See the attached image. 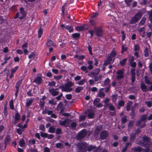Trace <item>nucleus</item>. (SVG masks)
Listing matches in <instances>:
<instances>
[{
	"instance_id": "f257e3e1",
	"label": "nucleus",
	"mask_w": 152,
	"mask_h": 152,
	"mask_svg": "<svg viewBox=\"0 0 152 152\" xmlns=\"http://www.w3.org/2000/svg\"><path fill=\"white\" fill-rule=\"evenodd\" d=\"M86 142H83L78 143L76 145V148L77 152H86Z\"/></svg>"
},
{
	"instance_id": "f03ea898",
	"label": "nucleus",
	"mask_w": 152,
	"mask_h": 152,
	"mask_svg": "<svg viewBox=\"0 0 152 152\" xmlns=\"http://www.w3.org/2000/svg\"><path fill=\"white\" fill-rule=\"evenodd\" d=\"M142 15V13L141 12H139L137 13L130 20L129 23L130 24H134L138 22L141 18Z\"/></svg>"
},
{
	"instance_id": "7ed1b4c3",
	"label": "nucleus",
	"mask_w": 152,
	"mask_h": 152,
	"mask_svg": "<svg viewBox=\"0 0 152 152\" xmlns=\"http://www.w3.org/2000/svg\"><path fill=\"white\" fill-rule=\"evenodd\" d=\"M87 132L86 129L82 130L77 133L76 136V138L77 140H82L86 136Z\"/></svg>"
},
{
	"instance_id": "20e7f679",
	"label": "nucleus",
	"mask_w": 152,
	"mask_h": 152,
	"mask_svg": "<svg viewBox=\"0 0 152 152\" xmlns=\"http://www.w3.org/2000/svg\"><path fill=\"white\" fill-rule=\"evenodd\" d=\"M95 33L98 37H101L103 35V31L101 27H98L96 28L94 27Z\"/></svg>"
},
{
	"instance_id": "39448f33",
	"label": "nucleus",
	"mask_w": 152,
	"mask_h": 152,
	"mask_svg": "<svg viewBox=\"0 0 152 152\" xmlns=\"http://www.w3.org/2000/svg\"><path fill=\"white\" fill-rule=\"evenodd\" d=\"M116 73L117 74L116 78L118 80H120L124 77V69H121L118 71Z\"/></svg>"
},
{
	"instance_id": "423d86ee",
	"label": "nucleus",
	"mask_w": 152,
	"mask_h": 152,
	"mask_svg": "<svg viewBox=\"0 0 152 152\" xmlns=\"http://www.w3.org/2000/svg\"><path fill=\"white\" fill-rule=\"evenodd\" d=\"M108 134L109 133L107 131H103L100 134V138L101 140H104L107 138Z\"/></svg>"
},
{
	"instance_id": "0eeeda50",
	"label": "nucleus",
	"mask_w": 152,
	"mask_h": 152,
	"mask_svg": "<svg viewBox=\"0 0 152 152\" xmlns=\"http://www.w3.org/2000/svg\"><path fill=\"white\" fill-rule=\"evenodd\" d=\"M100 69L99 68H97L95 69L94 71H92L89 73L88 75L91 77H94L95 76L98 75L100 72Z\"/></svg>"
},
{
	"instance_id": "6e6552de",
	"label": "nucleus",
	"mask_w": 152,
	"mask_h": 152,
	"mask_svg": "<svg viewBox=\"0 0 152 152\" xmlns=\"http://www.w3.org/2000/svg\"><path fill=\"white\" fill-rule=\"evenodd\" d=\"M130 73L131 75V82L132 83H133L135 80V69H132L131 70Z\"/></svg>"
},
{
	"instance_id": "1a4fd4ad",
	"label": "nucleus",
	"mask_w": 152,
	"mask_h": 152,
	"mask_svg": "<svg viewBox=\"0 0 152 152\" xmlns=\"http://www.w3.org/2000/svg\"><path fill=\"white\" fill-rule=\"evenodd\" d=\"M22 79H21V80H19L17 82V83L16 84V86H15V88H16V92L15 94L16 97H17V96L18 95V91H19V87H20V84L22 82Z\"/></svg>"
},
{
	"instance_id": "9d476101",
	"label": "nucleus",
	"mask_w": 152,
	"mask_h": 152,
	"mask_svg": "<svg viewBox=\"0 0 152 152\" xmlns=\"http://www.w3.org/2000/svg\"><path fill=\"white\" fill-rule=\"evenodd\" d=\"M86 145L87 147L86 148L87 151L88 152H90L96 148V146L92 145H89L86 143Z\"/></svg>"
},
{
	"instance_id": "9b49d317",
	"label": "nucleus",
	"mask_w": 152,
	"mask_h": 152,
	"mask_svg": "<svg viewBox=\"0 0 152 152\" xmlns=\"http://www.w3.org/2000/svg\"><path fill=\"white\" fill-rule=\"evenodd\" d=\"M112 58L110 56H109L106 60L104 61V65L105 66H106L108 64L111 63V61H112Z\"/></svg>"
},
{
	"instance_id": "f8f14e48",
	"label": "nucleus",
	"mask_w": 152,
	"mask_h": 152,
	"mask_svg": "<svg viewBox=\"0 0 152 152\" xmlns=\"http://www.w3.org/2000/svg\"><path fill=\"white\" fill-rule=\"evenodd\" d=\"M142 121H141V120L138 121L136 123L135 125L136 126H140V128H142L144 127L145 126V122L143 123L142 125H140L142 123Z\"/></svg>"
},
{
	"instance_id": "ddd939ff",
	"label": "nucleus",
	"mask_w": 152,
	"mask_h": 152,
	"mask_svg": "<svg viewBox=\"0 0 152 152\" xmlns=\"http://www.w3.org/2000/svg\"><path fill=\"white\" fill-rule=\"evenodd\" d=\"M49 91L51 94L54 96L58 95L59 94L58 92L56 91L55 89L53 88L50 89Z\"/></svg>"
},
{
	"instance_id": "4468645a",
	"label": "nucleus",
	"mask_w": 152,
	"mask_h": 152,
	"mask_svg": "<svg viewBox=\"0 0 152 152\" xmlns=\"http://www.w3.org/2000/svg\"><path fill=\"white\" fill-rule=\"evenodd\" d=\"M10 140V136L9 135H6L4 138V143L5 144H8Z\"/></svg>"
},
{
	"instance_id": "2eb2a0df",
	"label": "nucleus",
	"mask_w": 152,
	"mask_h": 152,
	"mask_svg": "<svg viewBox=\"0 0 152 152\" xmlns=\"http://www.w3.org/2000/svg\"><path fill=\"white\" fill-rule=\"evenodd\" d=\"M42 78L41 77L37 76L36 77L34 81V82H36L38 84H39L41 83Z\"/></svg>"
},
{
	"instance_id": "dca6fc26",
	"label": "nucleus",
	"mask_w": 152,
	"mask_h": 152,
	"mask_svg": "<svg viewBox=\"0 0 152 152\" xmlns=\"http://www.w3.org/2000/svg\"><path fill=\"white\" fill-rule=\"evenodd\" d=\"M136 134L135 133H133L130 134V140L131 141H134L135 139Z\"/></svg>"
},
{
	"instance_id": "f3484780",
	"label": "nucleus",
	"mask_w": 152,
	"mask_h": 152,
	"mask_svg": "<svg viewBox=\"0 0 152 152\" xmlns=\"http://www.w3.org/2000/svg\"><path fill=\"white\" fill-rule=\"evenodd\" d=\"M55 131L56 128L54 126H51L49 128L48 132L50 133H53L55 132Z\"/></svg>"
},
{
	"instance_id": "a211bd4d",
	"label": "nucleus",
	"mask_w": 152,
	"mask_h": 152,
	"mask_svg": "<svg viewBox=\"0 0 152 152\" xmlns=\"http://www.w3.org/2000/svg\"><path fill=\"white\" fill-rule=\"evenodd\" d=\"M74 83L71 81H69L67 83H66L65 84L64 86L65 88H69L71 86H73Z\"/></svg>"
},
{
	"instance_id": "6ab92c4d",
	"label": "nucleus",
	"mask_w": 152,
	"mask_h": 152,
	"mask_svg": "<svg viewBox=\"0 0 152 152\" xmlns=\"http://www.w3.org/2000/svg\"><path fill=\"white\" fill-rule=\"evenodd\" d=\"M94 78V80L95 82H96L98 81H100L102 79V76L101 75H99L98 76H95Z\"/></svg>"
},
{
	"instance_id": "aec40b11",
	"label": "nucleus",
	"mask_w": 152,
	"mask_h": 152,
	"mask_svg": "<svg viewBox=\"0 0 152 152\" xmlns=\"http://www.w3.org/2000/svg\"><path fill=\"white\" fill-rule=\"evenodd\" d=\"M141 88L143 92H145L146 91H148L149 90L147 88L146 86L144 83H142L141 84Z\"/></svg>"
},
{
	"instance_id": "412c9836",
	"label": "nucleus",
	"mask_w": 152,
	"mask_h": 152,
	"mask_svg": "<svg viewBox=\"0 0 152 152\" xmlns=\"http://www.w3.org/2000/svg\"><path fill=\"white\" fill-rule=\"evenodd\" d=\"M69 120V119H66L63 121H59V124L61 126H64L66 125L67 121Z\"/></svg>"
},
{
	"instance_id": "4be33fe9",
	"label": "nucleus",
	"mask_w": 152,
	"mask_h": 152,
	"mask_svg": "<svg viewBox=\"0 0 152 152\" xmlns=\"http://www.w3.org/2000/svg\"><path fill=\"white\" fill-rule=\"evenodd\" d=\"M25 143L24 140L23 139L20 140L19 142V145L22 147H24L25 146Z\"/></svg>"
},
{
	"instance_id": "5701e85b",
	"label": "nucleus",
	"mask_w": 152,
	"mask_h": 152,
	"mask_svg": "<svg viewBox=\"0 0 152 152\" xmlns=\"http://www.w3.org/2000/svg\"><path fill=\"white\" fill-rule=\"evenodd\" d=\"M46 45L48 47H51L53 45V42L50 39L48 40L46 43Z\"/></svg>"
},
{
	"instance_id": "b1692460",
	"label": "nucleus",
	"mask_w": 152,
	"mask_h": 152,
	"mask_svg": "<svg viewBox=\"0 0 152 152\" xmlns=\"http://www.w3.org/2000/svg\"><path fill=\"white\" fill-rule=\"evenodd\" d=\"M65 28L68 30L70 32H72L73 31V28L72 26H65Z\"/></svg>"
},
{
	"instance_id": "393cba45",
	"label": "nucleus",
	"mask_w": 152,
	"mask_h": 152,
	"mask_svg": "<svg viewBox=\"0 0 152 152\" xmlns=\"http://www.w3.org/2000/svg\"><path fill=\"white\" fill-rule=\"evenodd\" d=\"M146 18L145 17H143L142 18L139 24V26H142L145 23L146 20Z\"/></svg>"
},
{
	"instance_id": "a878e982",
	"label": "nucleus",
	"mask_w": 152,
	"mask_h": 152,
	"mask_svg": "<svg viewBox=\"0 0 152 152\" xmlns=\"http://www.w3.org/2000/svg\"><path fill=\"white\" fill-rule=\"evenodd\" d=\"M85 26V25L84 24L83 26H77L75 28L76 30L82 31L84 29Z\"/></svg>"
},
{
	"instance_id": "bb28decb",
	"label": "nucleus",
	"mask_w": 152,
	"mask_h": 152,
	"mask_svg": "<svg viewBox=\"0 0 152 152\" xmlns=\"http://www.w3.org/2000/svg\"><path fill=\"white\" fill-rule=\"evenodd\" d=\"M126 116H125L122 118H121V124H124L126 123L127 121Z\"/></svg>"
},
{
	"instance_id": "cd10ccee",
	"label": "nucleus",
	"mask_w": 152,
	"mask_h": 152,
	"mask_svg": "<svg viewBox=\"0 0 152 152\" xmlns=\"http://www.w3.org/2000/svg\"><path fill=\"white\" fill-rule=\"evenodd\" d=\"M14 118L15 121H19L20 119V115L17 111H16Z\"/></svg>"
},
{
	"instance_id": "c85d7f7f",
	"label": "nucleus",
	"mask_w": 152,
	"mask_h": 152,
	"mask_svg": "<svg viewBox=\"0 0 152 152\" xmlns=\"http://www.w3.org/2000/svg\"><path fill=\"white\" fill-rule=\"evenodd\" d=\"M94 112H90L88 114V117L89 118H94Z\"/></svg>"
},
{
	"instance_id": "c756f323",
	"label": "nucleus",
	"mask_w": 152,
	"mask_h": 152,
	"mask_svg": "<svg viewBox=\"0 0 152 152\" xmlns=\"http://www.w3.org/2000/svg\"><path fill=\"white\" fill-rule=\"evenodd\" d=\"M83 89V87H82L81 86H78L76 88L75 90V91L76 93H79Z\"/></svg>"
},
{
	"instance_id": "7c9ffc66",
	"label": "nucleus",
	"mask_w": 152,
	"mask_h": 152,
	"mask_svg": "<svg viewBox=\"0 0 152 152\" xmlns=\"http://www.w3.org/2000/svg\"><path fill=\"white\" fill-rule=\"evenodd\" d=\"M127 60V58H124L120 62V64L121 66H124L126 64V62Z\"/></svg>"
},
{
	"instance_id": "2f4dec72",
	"label": "nucleus",
	"mask_w": 152,
	"mask_h": 152,
	"mask_svg": "<svg viewBox=\"0 0 152 152\" xmlns=\"http://www.w3.org/2000/svg\"><path fill=\"white\" fill-rule=\"evenodd\" d=\"M33 101V99H29V100L26 103V107H29L32 104Z\"/></svg>"
},
{
	"instance_id": "473e14b6",
	"label": "nucleus",
	"mask_w": 152,
	"mask_h": 152,
	"mask_svg": "<svg viewBox=\"0 0 152 152\" xmlns=\"http://www.w3.org/2000/svg\"><path fill=\"white\" fill-rule=\"evenodd\" d=\"M80 69H81V70H82L84 71L86 73H87L88 72V71L87 69V68L85 66H82L81 67Z\"/></svg>"
},
{
	"instance_id": "72a5a7b5",
	"label": "nucleus",
	"mask_w": 152,
	"mask_h": 152,
	"mask_svg": "<svg viewBox=\"0 0 152 152\" xmlns=\"http://www.w3.org/2000/svg\"><path fill=\"white\" fill-rule=\"evenodd\" d=\"M142 148L140 147L135 148L134 149V151L136 152H140L141 151Z\"/></svg>"
},
{
	"instance_id": "f704fd0d",
	"label": "nucleus",
	"mask_w": 152,
	"mask_h": 152,
	"mask_svg": "<svg viewBox=\"0 0 152 152\" xmlns=\"http://www.w3.org/2000/svg\"><path fill=\"white\" fill-rule=\"evenodd\" d=\"M56 133L57 134H59L61 133L62 130L60 128H57L56 129Z\"/></svg>"
},
{
	"instance_id": "c9c22d12",
	"label": "nucleus",
	"mask_w": 152,
	"mask_h": 152,
	"mask_svg": "<svg viewBox=\"0 0 152 152\" xmlns=\"http://www.w3.org/2000/svg\"><path fill=\"white\" fill-rule=\"evenodd\" d=\"M9 105L10 108L12 110L14 109L13 105V101L12 100H11L10 102Z\"/></svg>"
},
{
	"instance_id": "e433bc0d",
	"label": "nucleus",
	"mask_w": 152,
	"mask_h": 152,
	"mask_svg": "<svg viewBox=\"0 0 152 152\" xmlns=\"http://www.w3.org/2000/svg\"><path fill=\"white\" fill-rule=\"evenodd\" d=\"M132 0H125V1L127 6L130 7L131 6V3L132 2Z\"/></svg>"
},
{
	"instance_id": "4c0bfd02",
	"label": "nucleus",
	"mask_w": 152,
	"mask_h": 152,
	"mask_svg": "<svg viewBox=\"0 0 152 152\" xmlns=\"http://www.w3.org/2000/svg\"><path fill=\"white\" fill-rule=\"evenodd\" d=\"M43 30L42 29L40 28L38 30V37L39 38L41 37V35L42 34Z\"/></svg>"
},
{
	"instance_id": "58836bf2",
	"label": "nucleus",
	"mask_w": 152,
	"mask_h": 152,
	"mask_svg": "<svg viewBox=\"0 0 152 152\" xmlns=\"http://www.w3.org/2000/svg\"><path fill=\"white\" fill-rule=\"evenodd\" d=\"M20 13L23 15V16H26V13L23 7H21L20 8Z\"/></svg>"
},
{
	"instance_id": "ea45409f",
	"label": "nucleus",
	"mask_w": 152,
	"mask_h": 152,
	"mask_svg": "<svg viewBox=\"0 0 152 152\" xmlns=\"http://www.w3.org/2000/svg\"><path fill=\"white\" fill-rule=\"evenodd\" d=\"M85 56L84 55H81L79 56L78 55H76L75 56V57L79 59V60H82L84 58Z\"/></svg>"
},
{
	"instance_id": "a19ab883",
	"label": "nucleus",
	"mask_w": 152,
	"mask_h": 152,
	"mask_svg": "<svg viewBox=\"0 0 152 152\" xmlns=\"http://www.w3.org/2000/svg\"><path fill=\"white\" fill-rule=\"evenodd\" d=\"M56 147L57 148L61 149L63 147V144L60 143H57L56 145Z\"/></svg>"
},
{
	"instance_id": "79ce46f5",
	"label": "nucleus",
	"mask_w": 152,
	"mask_h": 152,
	"mask_svg": "<svg viewBox=\"0 0 152 152\" xmlns=\"http://www.w3.org/2000/svg\"><path fill=\"white\" fill-rule=\"evenodd\" d=\"M72 37L74 38H77L80 37V34L78 33L73 34L72 35Z\"/></svg>"
},
{
	"instance_id": "37998d69",
	"label": "nucleus",
	"mask_w": 152,
	"mask_h": 152,
	"mask_svg": "<svg viewBox=\"0 0 152 152\" xmlns=\"http://www.w3.org/2000/svg\"><path fill=\"white\" fill-rule=\"evenodd\" d=\"M103 89V88H101L99 91V93L98 94V96L99 97H101V96L104 97L105 96V94L103 92H102L100 90Z\"/></svg>"
},
{
	"instance_id": "c03bdc74",
	"label": "nucleus",
	"mask_w": 152,
	"mask_h": 152,
	"mask_svg": "<svg viewBox=\"0 0 152 152\" xmlns=\"http://www.w3.org/2000/svg\"><path fill=\"white\" fill-rule=\"evenodd\" d=\"M100 99L99 98H96L94 101L93 104L94 106L96 105L97 103L99 102Z\"/></svg>"
},
{
	"instance_id": "a18cd8bd",
	"label": "nucleus",
	"mask_w": 152,
	"mask_h": 152,
	"mask_svg": "<svg viewBox=\"0 0 152 152\" xmlns=\"http://www.w3.org/2000/svg\"><path fill=\"white\" fill-rule=\"evenodd\" d=\"M72 88H71L69 87V88H65L64 89H63V91L65 92H70L72 91Z\"/></svg>"
},
{
	"instance_id": "49530a36",
	"label": "nucleus",
	"mask_w": 152,
	"mask_h": 152,
	"mask_svg": "<svg viewBox=\"0 0 152 152\" xmlns=\"http://www.w3.org/2000/svg\"><path fill=\"white\" fill-rule=\"evenodd\" d=\"M40 136L42 137L47 138V137L48 134L43 133L42 132H40Z\"/></svg>"
},
{
	"instance_id": "de8ad7c7",
	"label": "nucleus",
	"mask_w": 152,
	"mask_h": 152,
	"mask_svg": "<svg viewBox=\"0 0 152 152\" xmlns=\"http://www.w3.org/2000/svg\"><path fill=\"white\" fill-rule=\"evenodd\" d=\"M45 104V102L43 100H40V104L39 106H40L41 109H42L43 107L44 106Z\"/></svg>"
},
{
	"instance_id": "09e8293b",
	"label": "nucleus",
	"mask_w": 152,
	"mask_h": 152,
	"mask_svg": "<svg viewBox=\"0 0 152 152\" xmlns=\"http://www.w3.org/2000/svg\"><path fill=\"white\" fill-rule=\"evenodd\" d=\"M146 115H145L144 114L142 115L141 116L140 119L141 121H144L146 120Z\"/></svg>"
},
{
	"instance_id": "8fccbe9b",
	"label": "nucleus",
	"mask_w": 152,
	"mask_h": 152,
	"mask_svg": "<svg viewBox=\"0 0 152 152\" xmlns=\"http://www.w3.org/2000/svg\"><path fill=\"white\" fill-rule=\"evenodd\" d=\"M129 102L130 104H127V106H126V110L128 111H129L130 106L133 103L132 102H131V101Z\"/></svg>"
},
{
	"instance_id": "3c124183",
	"label": "nucleus",
	"mask_w": 152,
	"mask_h": 152,
	"mask_svg": "<svg viewBox=\"0 0 152 152\" xmlns=\"http://www.w3.org/2000/svg\"><path fill=\"white\" fill-rule=\"evenodd\" d=\"M117 54L116 52L114 50H113L110 53L109 56H110L112 58V57H114Z\"/></svg>"
},
{
	"instance_id": "603ef678",
	"label": "nucleus",
	"mask_w": 152,
	"mask_h": 152,
	"mask_svg": "<svg viewBox=\"0 0 152 152\" xmlns=\"http://www.w3.org/2000/svg\"><path fill=\"white\" fill-rule=\"evenodd\" d=\"M144 52L145 53L144 56L145 57H148L149 56V53L148 51V49L146 48Z\"/></svg>"
},
{
	"instance_id": "864d4df0",
	"label": "nucleus",
	"mask_w": 152,
	"mask_h": 152,
	"mask_svg": "<svg viewBox=\"0 0 152 152\" xmlns=\"http://www.w3.org/2000/svg\"><path fill=\"white\" fill-rule=\"evenodd\" d=\"M134 121H130L128 124V126H129V127L131 128L132 126L134 125Z\"/></svg>"
},
{
	"instance_id": "5fc2aeb1",
	"label": "nucleus",
	"mask_w": 152,
	"mask_h": 152,
	"mask_svg": "<svg viewBox=\"0 0 152 152\" xmlns=\"http://www.w3.org/2000/svg\"><path fill=\"white\" fill-rule=\"evenodd\" d=\"M86 118V116L85 115H80L79 117L80 120L79 121H82L84 120Z\"/></svg>"
},
{
	"instance_id": "6e6d98bb",
	"label": "nucleus",
	"mask_w": 152,
	"mask_h": 152,
	"mask_svg": "<svg viewBox=\"0 0 152 152\" xmlns=\"http://www.w3.org/2000/svg\"><path fill=\"white\" fill-rule=\"evenodd\" d=\"M110 82V79L107 78L105 80L104 82V85L106 86Z\"/></svg>"
},
{
	"instance_id": "4d7b16f0",
	"label": "nucleus",
	"mask_w": 152,
	"mask_h": 152,
	"mask_svg": "<svg viewBox=\"0 0 152 152\" xmlns=\"http://www.w3.org/2000/svg\"><path fill=\"white\" fill-rule=\"evenodd\" d=\"M49 103L53 105H55L56 104V102L54 101L53 99H52L49 101Z\"/></svg>"
},
{
	"instance_id": "13d9d810",
	"label": "nucleus",
	"mask_w": 152,
	"mask_h": 152,
	"mask_svg": "<svg viewBox=\"0 0 152 152\" xmlns=\"http://www.w3.org/2000/svg\"><path fill=\"white\" fill-rule=\"evenodd\" d=\"M127 49V47H124V45H123L122 46L121 53H123L124 52L126 51Z\"/></svg>"
},
{
	"instance_id": "bf43d9fd",
	"label": "nucleus",
	"mask_w": 152,
	"mask_h": 152,
	"mask_svg": "<svg viewBox=\"0 0 152 152\" xmlns=\"http://www.w3.org/2000/svg\"><path fill=\"white\" fill-rule=\"evenodd\" d=\"M86 80L85 79H83L81 80L78 82L77 84L79 85H82L85 83Z\"/></svg>"
},
{
	"instance_id": "052dcab7",
	"label": "nucleus",
	"mask_w": 152,
	"mask_h": 152,
	"mask_svg": "<svg viewBox=\"0 0 152 152\" xmlns=\"http://www.w3.org/2000/svg\"><path fill=\"white\" fill-rule=\"evenodd\" d=\"M62 77L63 76L62 75L55 76L54 77V78L56 80H58L61 79Z\"/></svg>"
},
{
	"instance_id": "680f3d73",
	"label": "nucleus",
	"mask_w": 152,
	"mask_h": 152,
	"mask_svg": "<svg viewBox=\"0 0 152 152\" xmlns=\"http://www.w3.org/2000/svg\"><path fill=\"white\" fill-rule=\"evenodd\" d=\"M145 83L148 84H152V82L150 81V80L147 78H145Z\"/></svg>"
},
{
	"instance_id": "e2e57ef3",
	"label": "nucleus",
	"mask_w": 152,
	"mask_h": 152,
	"mask_svg": "<svg viewBox=\"0 0 152 152\" xmlns=\"http://www.w3.org/2000/svg\"><path fill=\"white\" fill-rule=\"evenodd\" d=\"M130 66L134 68L136 66V64L135 62L133 61L132 62H130Z\"/></svg>"
},
{
	"instance_id": "0e129e2a",
	"label": "nucleus",
	"mask_w": 152,
	"mask_h": 152,
	"mask_svg": "<svg viewBox=\"0 0 152 152\" xmlns=\"http://www.w3.org/2000/svg\"><path fill=\"white\" fill-rule=\"evenodd\" d=\"M70 126L72 129H74L76 126V124L75 122H73L71 124Z\"/></svg>"
},
{
	"instance_id": "69168bd1",
	"label": "nucleus",
	"mask_w": 152,
	"mask_h": 152,
	"mask_svg": "<svg viewBox=\"0 0 152 152\" xmlns=\"http://www.w3.org/2000/svg\"><path fill=\"white\" fill-rule=\"evenodd\" d=\"M101 150L99 148L96 147V148L94 149L93 152H101Z\"/></svg>"
},
{
	"instance_id": "338daca9",
	"label": "nucleus",
	"mask_w": 152,
	"mask_h": 152,
	"mask_svg": "<svg viewBox=\"0 0 152 152\" xmlns=\"http://www.w3.org/2000/svg\"><path fill=\"white\" fill-rule=\"evenodd\" d=\"M39 129L43 131H45V128L44 125L42 124L39 127Z\"/></svg>"
},
{
	"instance_id": "774afa93",
	"label": "nucleus",
	"mask_w": 152,
	"mask_h": 152,
	"mask_svg": "<svg viewBox=\"0 0 152 152\" xmlns=\"http://www.w3.org/2000/svg\"><path fill=\"white\" fill-rule=\"evenodd\" d=\"M142 138L145 142H148L149 141V138L148 137L143 136Z\"/></svg>"
}]
</instances>
